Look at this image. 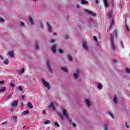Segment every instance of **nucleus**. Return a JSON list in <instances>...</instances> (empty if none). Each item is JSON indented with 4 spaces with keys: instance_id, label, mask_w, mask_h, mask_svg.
Here are the masks:
<instances>
[{
    "instance_id": "nucleus-1",
    "label": "nucleus",
    "mask_w": 130,
    "mask_h": 130,
    "mask_svg": "<svg viewBox=\"0 0 130 130\" xmlns=\"http://www.w3.org/2000/svg\"><path fill=\"white\" fill-rule=\"evenodd\" d=\"M110 42L113 50H115L116 48L115 44H114V38H113V35H112V34H110Z\"/></svg>"
},
{
    "instance_id": "nucleus-2",
    "label": "nucleus",
    "mask_w": 130,
    "mask_h": 130,
    "mask_svg": "<svg viewBox=\"0 0 130 130\" xmlns=\"http://www.w3.org/2000/svg\"><path fill=\"white\" fill-rule=\"evenodd\" d=\"M42 82H43V85L46 88H47L48 90L50 89V87L49 86V83H48V82H46V81H45V80H44V79H42Z\"/></svg>"
},
{
    "instance_id": "nucleus-3",
    "label": "nucleus",
    "mask_w": 130,
    "mask_h": 130,
    "mask_svg": "<svg viewBox=\"0 0 130 130\" xmlns=\"http://www.w3.org/2000/svg\"><path fill=\"white\" fill-rule=\"evenodd\" d=\"M84 12L85 13H87V14H89V15H91V16H92V17H96V14L93 13L92 11H89L88 9H84Z\"/></svg>"
},
{
    "instance_id": "nucleus-4",
    "label": "nucleus",
    "mask_w": 130,
    "mask_h": 130,
    "mask_svg": "<svg viewBox=\"0 0 130 130\" xmlns=\"http://www.w3.org/2000/svg\"><path fill=\"white\" fill-rule=\"evenodd\" d=\"M63 114L67 118H69V114L68 113V111L66 109H63Z\"/></svg>"
},
{
    "instance_id": "nucleus-5",
    "label": "nucleus",
    "mask_w": 130,
    "mask_h": 130,
    "mask_svg": "<svg viewBox=\"0 0 130 130\" xmlns=\"http://www.w3.org/2000/svg\"><path fill=\"white\" fill-rule=\"evenodd\" d=\"M18 105V100H15L11 103V106L16 107Z\"/></svg>"
},
{
    "instance_id": "nucleus-6",
    "label": "nucleus",
    "mask_w": 130,
    "mask_h": 130,
    "mask_svg": "<svg viewBox=\"0 0 130 130\" xmlns=\"http://www.w3.org/2000/svg\"><path fill=\"white\" fill-rule=\"evenodd\" d=\"M104 5L105 6L106 8H108L109 7V3L108 2V0H103Z\"/></svg>"
},
{
    "instance_id": "nucleus-7",
    "label": "nucleus",
    "mask_w": 130,
    "mask_h": 130,
    "mask_svg": "<svg viewBox=\"0 0 130 130\" xmlns=\"http://www.w3.org/2000/svg\"><path fill=\"white\" fill-rule=\"evenodd\" d=\"M47 66L49 71H50L51 73H52V69H51V66H50V64H49V61H47Z\"/></svg>"
},
{
    "instance_id": "nucleus-8",
    "label": "nucleus",
    "mask_w": 130,
    "mask_h": 130,
    "mask_svg": "<svg viewBox=\"0 0 130 130\" xmlns=\"http://www.w3.org/2000/svg\"><path fill=\"white\" fill-rule=\"evenodd\" d=\"M56 44L53 45L51 48V50L52 52H53L54 53H55V52H56Z\"/></svg>"
},
{
    "instance_id": "nucleus-9",
    "label": "nucleus",
    "mask_w": 130,
    "mask_h": 130,
    "mask_svg": "<svg viewBox=\"0 0 130 130\" xmlns=\"http://www.w3.org/2000/svg\"><path fill=\"white\" fill-rule=\"evenodd\" d=\"M76 72L77 73L76 74V73L74 74V77L75 79H77L78 77L79 76V71L78 69H76Z\"/></svg>"
},
{
    "instance_id": "nucleus-10",
    "label": "nucleus",
    "mask_w": 130,
    "mask_h": 130,
    "mask_svg": "<svg viewBox=\"0 0 130 130\" xmlns=\"http://www.w3.org/2000/svg\"><path fill=\"white\" fill-rule=\"evenodd\" d=\"M47 24L48 25L49 32H50V33H52V28H51V26H50V24L48 22H47Z\"/></svg>"
},
{
    "instance_id": "nucleus-11",
    "label": "nucleus",
    "mask_w": 130,
    "mask_h": 130,
    "mask_svg": "<svg viewBox=\"0 0 130 130\" xmlns=\"http://www.w3.org/2000/svg\"><path fill=\"white\" fill-rule=\"evenodd\" d=\"M27 107L30 109H32L33 108V105H32V103L31 102H28L27 103Z\"/></svg>"
},
{
    "instance_id": "nucleus-12",
    "label": "nucleus",
    "mask_w": 130,
    "mask_h": 130,
    "mask_svg": "<svg viewBox=\"0 0 130 130\" xmlns=\"http://www.w3.org/2000/svg\"><path fill=\"white\" fill-rule=\"evenodd\" d=\"M8 54L9 55H10V56H11V57L13 58L14 57V51H9L8 52Z\"/></svg>"
},
{
    "instance_id": "nucleus-13",
    "label": "nucleus",
    "mask_w": 130,
    "mask_h": 130,
    "mask_svg": "<svg viewBox=\"0 0 130 130\" xmlns=\"http://www.w3.org/2000/svg\"><path fill=\"white\" fill-rule=\"evenodd\" d=\"M49 107H51L53 109V110H55V107H54V105H53V103L51 102L50 103Z\"/></svg>"
},
{
    "instance_id": "nucleus-14",
    "label": "nucleus",
    "mask_w": 130,
    "mask_h": 130,
    "mask_svg": "<svg viewBox=\"0 0 130 130\" xmlns=\"http://www.w3.org/2000/svg\"><path fill=\"white\" fill-rule=\"evenodd\" d=\"M82 46L84 49H86V50H88V46H87V43L85 42L83 43Z\"/></svg>"
},
{
    "instance_id": "nucleus-15",
    "label": "nucleus",
    "mask_w": 130,
    "mask_h": 130,
    "mask_svg": "<svg viewBox=\"0 0 130 130\" xmlns=\"http://www.w3.org/2000/svg\"><path fill=\"white\" fill-rule=\"evenodd\" d=\"M24 71H25V69L24 68L19 70L18 72V75H22V74L24 73Z\"/></svg>"
},
{
    "instance_id": "nucleus-16",
    "label": "nucleus",
    "mask_w": 130,
    "mask_h": 130,
    "mask_svg": "<svg viewBox=\"0 0 130 130\" xmlns=\"http://www.w3.org/2000/svg\"><path fill=\"white\" fill-rule=\"evenodd\" d=\"M28 20H29V22H30V23L32 25H33V24H34V21L33 20V19H32V17H31L30 16H29Z\"/></svg>"
},
{
    "instance_id": "nucleus-17",
    "label": "nucleus",
    "mask_w": 130,
    "mask_h": 130,
    "mask_svg": "<svg viewBox=\"0 0 130 130\" xmlns=\"http://www.w3.org/2000/svg\"><path fill=\"white\" fill-rule=\"evenodd\" d=\"M85 102H86L87 106H90V105H91V102H90V100H85Z\"/></svg>"
},
{
    "instance_id": "nucleus-18",
    "label": "nucleus",
    "mask_w": 130,
    "mask_h": 130,
    "mask_svg": "<svg viewBox=\"0 0 130 130\" xmlns=\"http://www.w3.org/2000/svg\"><path fill=\"white\" fill-rule=\"evenodd\" d=\"M98 89H99V90H101V89H102V88H103V86H102V84L101 83H99L98 85Z\"/></svg>"
},
{
    "instance_id": "nucleus-19",
    "label": "nucleus",
    "mask_w": 130,
    "mask_h": 130,
    "mask_svg": "<svg viewBox=\"0 0 130 130\" xmlns=\"http://www.w3.org/2000/svg\"><path fill=\"white\" fill-rule=\"evenodd\" d=\"M35 47L37 49V50H39V46L38 45V43L37 42L35 43Z\"/></svg>"
},
{
    "instance_id": "nucleus-20",
    "label": "nucleus",
    "mask_w": 130,
    "mask_h": 130,
    "mask_svg": "<svg viewBox=\"0 0 130 130\" xmlns=\"http://www.w3.org/2000/svg\"><path fill=\"white\" fill-rule=\"evenodd\" d=\"M28 113H29V110H28L24 111L23 112V114L24 116H25V115H27V114H28Z\"/></svg>"
},
{
    "instance_id": "nucleus-21",
    "label": "nucleus",
    "mask_w": 130,
    "mask_h": 130,
    "mask_svg": "<svg viewBox=\"0 0 130 130\" xmlns=\"http://www.w3.org/2000/svg\"><path fill=\"white\" fill-rule=\"evenodd\" d=\"M113 101L116 103V104H117V98L116 97V95H115L114 98H113Z\"/></svg>"
},
{
    "instance_id": "nucleus-22",
    "label": "nucleus",
    "mask_w": 130,
    "mask_h": 130,
    "mask_svg": "<svg viewBox=\"0 0 130 130\" xmlns=\"http://www.w3.org/2000/svg\"><path fill=\"white\" fill-rule=\"evenodd\" d=\"M67 57L69 61H72L73 60V58L72 57V56H71L70 55H68Z\"/></svg>"
},
{
    "instance_id": "nucleus-23",
    "label": "nucleus",
    "mask_w": 130,
    "mask_h": 130,
    "mask_svg": "<svg viewBox=\"0 0 130 130\" xmlns=\"http://www.w3.org/2000/svg\"><path fill=\"white\" fill-rule=\"evenodd\" d=\"M61 69L62 71H63V72H64L65 73H68V69H67V68L61 67Z\"/></svg>"
},
{
    "instance_id": "nucleus-24",
    "label": "nucleus",
    "mask_w": 130,
    "mask_h": 130,
    "mask_svg": "<svg viewBox=\"0 0 130 130\" xmlns=\"http://www.w3.org/2000/svg\"><path fill=\"white\" fill-rule=\"evenodd\" d=\"M104 130H108V125L107 124H104Z\"/></svg>"
},
{
    "instance_id": "nucleus-25",
    "label": "nucleus",
    "mask_w": 130,
    "mask_h": 130,
    "mask_svg": "<svg viewBox=\"0 0 130 130\" xmlns=\"http://www.w3.org/2000/svg\"><path fill=\"white\" fill-rule=\"evenodd\" d=\"M5 91H7V87H4L3 88L0 89V92H5Z\"/></svg>"
},
{
    "instance_id": "nucleus-26",
    "label": "nucleus",
    "mask_w": 130,
    "mask_h": 130,
    "mask_svg": "<svg viewBox=\"0 0 130 130\" xmlns=\"http://www.w3.org/2000/svg\"><path fill=\"white\" fill-rule=\"evenodd\" d=\"M58 115H59V116H60V118H61V120H63V116H62V115H61V113L58 112Z\"/></svg>"
},
{
    "instance_id": "nucleus-27",
    "label": "nucleus",
    "mask_w": 130,
    "mask_h": 130,
    "mask_svg": "<svg viewBox=\"0 0 130 130\" xmlns=\"http://www.w3.org/2000/svg\"><path fill=\"white\" fill-rule=\"evenodd\" d=\"M108 114H109V115H110L112 118H114V116L111 112H108Z\"/></svg>"
},
{
    "instance_id": "nucleus-28",
    "label": "nucleus",
    "mask_w": 130,
    "mask_h": 130,
    "mask_svg": "<svg viewBox=\"0 0 130 130\" xmlns=\"http://www.w3.org/2000/svg\"><path fill=\"white\" fill-rule=\"evenodd\" d=\"M81 4H82V5H87V4H88V2H87L85 0H82Z\"/></svg>"
},
{
    "instance_id": "nucleus-29",
    "label": "nucleus",
    "mask_w": 130,
    "mask_h": 130,
    "mask_svg": "<svg viewBox=\"0 0 130 130\" xmlns=\"http://www.w3.org/2000/svg\"><path fill=\"white\" fill-rule=\"evenodd\" d=\"M17 88L19 91H20V92H23V87H22V86H19Z\"/></svg>"
},
{
    "instance_id": "nucleus-30",
    "label": "nucleus",
    "mask_w": 130,
    "mask_h": 130,
    "mask_svg": "<svg viewBox=\"0 0 130 130\" xmlns=\"http://www.w3.org/2000/svg\"><path fill=\"white\" fill-rule=\"evenodd\" d=\"M54 125H55V126H57V127H59V126H60L59 125V124H58V122H54Z\"/></svg>"
},
{
    "instance_id": "nucleus-31",
    "label": "nucleus",
    "mask_w": 130,
    "mask_h": 130,
    "mask_svg": "<svg viewBox=\"0 0 130 130\" xmlns=\"http://www.w3.org/2000/svg\"><path fill=\"white\" fill-rule=\"evenodd\" d=\"M113 34L115 35L116 37H117V30L116 29L113 31Z\"/></svg>"
},
{
    "instance_id": "nucleus-32",
    "label": "nucleus",
    "mask_w": 130,
    "mask_h": 130,
    "mask_svg": "<svg viewBox=\"0 0 130 130\" xmlns=\"http://www.w3.org/2000/svg\"><path fill=\"white\" fill-rule=\"evenodd\" d=\"M45 124H49V123H51V121L50 120H47L44 122Z\"/></svg>"
},
{
    "instance_id": "nucleus-33",
    "label": "nucleus",
    "mask_w": 130,
    "mask_h": 130,
    "mask_svg": "<svg viewBox=\"0 0 130 130\" xmlns=\"http://www.w3.org/2000/svg\"><path fill=\"white\" fill-rule=\"evenodd\" d=\"M4 63H5V64H9V59H6L5 61H4Z\"/></svg>"
},
{
    "instance_id": "nucleus-34",
    "label": "nucleus",
    "mask_w": 130,
    "mask_h": 130,
    "mask_svg": "<svg viewBox=\"0 0 130 130\" xmlns=\"http://www.w3.org/2000/svg\"><path fill=\"white\" fill-rule=\"evenodd\" d=\"M120 44L121 46H122V48H124V46L123 45V43L122 42V41L120 42Z\"/></svg>"
},
{
    "instance_id": "nucleus-35",
    "label": "nucleus",
    "mask_w": 130,
    "mask_h": 130,
    "mask_svg": "<svg viewBox=\"0 0 130 130\" xmlns=\"http://www.w3.org/2000/svg\"><path fill=\"white\" fill-rule=\"evenodd\" d=\"M93 40H94L95 42H97L98 41V40L97 39V37H96V36H93Z\"/></svg>"
},
{
    "instance_id": "nucleus-36",
    "label": "nucleus",
    "mask_w": 130,
    "mask_h": 130,
    "mask_svg": "<svg viewBox=\"0 0 130 130\" xmlns=\"http://www.w3.org/2000/svg\"><path fill=\"white\" fill-rule=\"evenodd\" d=\"M50 43H54V42H55V40L54 39H51V40L50 41Z\"/></svg>"
},
{
    "instance_id": "nucleus-37",
    "label": "nucleus",
    "mask_w": 130,
    "mask_h": 130,
    "mask_svg": "<svg viewBox=\"0 0 130 130\" xmlns=\"http://www.w3.org/2000/svg\"><path fill=\"white\" fill-rule=\"evenodd\" d=\"M113 25H114V20L113 19H112L111 26H113Z\"/></svg>"
},
{
    "instance_id": "nucleus-38",
    "label": "nucleus",
    "mask_w": 130,
    "mask_h": 130,
    "mask_svg": "<svg viewBox=\"0 0 130 130\" xmlns=\"http://www.w3.org/2000/svg\"><path fill=\"white\" fill-rule=\"evenodd\" d=\"M10 86L12 88H14V87H15V84H14V83H10Z\"/></svg>"
},
{
    "instance_id": "nucleus-39",
    "label": "nucleus",
    "mask_w": 130,
    "mask_h": 130,
    "mask_svg": "<svg viewBox=\"0 0 130 130\" xmlns=\"http://www.w3.org/2000/svg\"><path fill=\"white\" fill-rule=\"evenodd\" d=\"M125 27H126V30H127V31H129V28H128V26L127 25V24L125 25Z\"/></svg>"
},
{
    "instance_id": "nucleus-40",
    "label": "nucleus",
    "mask_w": 130,
    "mask_h": 130,
    "mask_svg": "<svg viewBox=\"0 0 130 130\" xmlns=\"http://www.w3.org/2000/svg\"><path fill=\"white\" fill-rule=\"evenodd\" d=\"M58 51H59V53H63V50H62V49H59Z\"/></svg>"
},
{
    "instance_id": "nucleus-41",
    "label": "nucleus",
    "mask_w": 130,
    "mask_h": 130,
    "mask_svg": "<svg viewBox=\"0 0 130 130\" xmlns=\"http://www.w3.org/2000/svg\"><path fill=\"white\" fill-rule=\"evenodd\" d=\"M126 73H130V70L129 68H126Z\"/></svg>"
},
{
    "instance_id": "nucleus-42",
    "label": "nucleus",
    "mask_w": 130,
    "mask_h": 130,
    "mask_svg": "<svg viewBox=\"0 0 130 130\" xmlns=\"http://www.w3.org/2000/svg\"><path fill=\"white\" fill-rule=\"evenodd\" d=\"M108 17H109V18H111L112 17V15L111 14V13H109L108 14Z\"/></svg>"
},
{
    "instance_id": "nucleus-43",
    "label": "nucleus",
    "mask_w": 130,
    "mask_h": 130,
    "mask_svg": "<svg viewBox=\"0 0 130 130\" xmlns=\"http://www.w3.org/2000/svg\"><path fill=\"white\" fill-rule=\"evenodd\" d=\"M69 121V123L71 124L72 123V119H70V116H69V118H68Z\"/></svg>"
},
{
    "instance_id": "nucleus-44",
    "label": "nucleus",
    "mask_w": 130,
    "mask_h": 130,
    "mask_svg": "<svg viewBox=\"0 0 130 130\" xmlns=\"http://www.w3.org/2000/svg\"><path fill=\"white\" fill-rule=\"evenodd\" d=\"M125 125L126 127H127V128H128L129 127V126H128V124L126 123V122H125Z\"/></svg>"
},
{
    "instance_id": "nucleus-45",
    "label": "nucleus",
    "mask_w": 130,
    "mask_h": 130,
    "mask_svg": "<svg viewBox=\"0 0 130 130\" xmlns=\"http://www.w3.org/2000/svg\"><path fill=\"white\" fill-rule=\"evenodd\" d=\"M0 22L4 23V22H5V20H4V19L0 17Z\"/></svg>"
},
{
    "instance_id": "nucleus-46",
    "label": "nucleus",
    "mask_w": 130,
    "mask_h": 130,
    "mask_svg": "<svg viewBox=\"0 0 130 130\" xmlns=\"http://www.w3.org/2000/svg\"><path fill=\"white\" fill-rule=\"evenodd\" d=\"M21 26H22V27H24V25H25V23L22 21H21Z\"/></svg>"
},
{
    "instance_id": "nucleus-47",
    "label": "nucleus",
    "mask_w": 130,
    "mask_h": 130,
    "mask_svg": "<svg viewBox=\"0 0 130 130\" xmlns=\"http://www.w3.org/2000/svg\"><path fill=\"white\" fill-rule=\"evenodd\" d=\"M5 84V81H0V85H4Z\"/></svg>"
},
{
    "instance_id": "nucleus-48",
    "label": "nucleus",
    "mask_w": 130,
    "mask_h": 130,
    "mask_svg": "<svg viewBox=\"0 0 130 130\" xmlns=\"http://www.w3.org/2000/svg\"><path fill=\"white\" fill-rule=\"evenodd\" d=\"M11 98H12V94H10L8 96V99H11Z\"/></svg>"
},
{
    "instance_id": "nucleus-49",
    "label": "nucleus",
    "mask_w": 130,
    "mask_h": 130,
    "mask_svg": "<svg viewBox=\"0 0 130 130\" xmlns=\"http://www.w3.org/2000/svg\"><path fill=\"white\" fill-rule=\"evenodd\" d=\"M10 111H11V112H14V108L13 107H12L10 109Z\"/></svg>"
},
{
    "instance_id": "nucleus-50",
    "label": "nucleus",
    "mask_w": 130,
    "mask_h": 130,
    "mask_svg": "<svg viewBox=\"0 0 130 130\" xmlns=\"http://www.w3.org/2000/svg\"><path fill=\"white\" fill-rule=\"evenodd\" d=\"M20 106H21V107H24V103H21Z\"/></svg>"
},
{
    "instance_id": "nucleus-51",
    "label": "nucleus",
    "mask_w": 130,
    "mask_h": 130,
    "mask_svg": "<svg viewBox=\"0 0 130 130\" xmlns=\"http://www.w3.org/2000/svg\"><path fill=\"white\" fill-rule=\"evenodd\" d=\"M73 127H76V126H77V124H76L74 123H73Z\"/></svg>"
},
{
    "instance_id": "nucleus-52",
    "label": "nucleus",
    "mask_w": 130,
    "mask_h": 130,
    "mask_svg": "<svg viewBox=\"0 0 130 130\" xmlns=\"http://www.w3.org/2000/svg\"><path fill=\"white\" fill-rule=\"evenodd\" d=\"M40 27H41V28H43V23L42 22H41Z\"/></svg>"
},
{
    "instance_id": "nucleus-53",
    "label": "nucleus",
    "mask_w": 130,
    "mask_h": 130,
    "mask_svg": "<svg viewBox=\"0 0 130 130\" xmlns=\"http://www.w3.org/2000/svg\"><path fill=\"white\" fill-rule=\"evenodd\" d=\"M13 119H17V116H14L13 117Z\"/></svg>"
},
{
    "instance_id": "nucleus-54",
    "label": "nucleus",
    "mask_w": 130,
    "mask_h": 130,
    "mask_svg": "<svg viewBox=\"0 0 130 130\" xmlns=\"http://www.w3.org/2000/svg\"><path fill=\"white\" fill-rule=\"evenodd\" d=\"M113 61L114 62L116 63V62H117V60L115 59H113Z\"/></svg>"
},
{
    "instance_id": "nucleus-55",
    "label": "nucleus",
    "mask_w": 130,
    "mask_h": 130,
    "mask_svg": "<svg viewBox=\"0 0 130 130\" xmlns=\"http://www.w3.org/2000/svg\"><path fill=\"white\" fill-rule=\"evenodd\" d=\"M0 58L1 59H4V57L3 56H2L1 55H0Z\"/></svg>"
},
{
    "instance_id": "nucleus-56",
    "label": "nucleus",
    "mask_w": 130,
    "mask_h": 130,
    "mask_svg": "<svg viewBox=\"0 0 130 130\" xmlns=\"http://www.w3.org/2000/svg\"><path fill=\"white\" fill-rule=\"evenodd\" d=\"M95 2L96 3V4H99V2H98V0H95Z\"/></svg>"
},
{
    "instance_id": "nucleus-57",
    "label": "nucleus",
    "mask_w": 130,
    "mask_h": 130,
    "mask_svg": "<svg viewBox=\"0 0 130 130\" xmlns=\"http://www.w3.org/2000/svg\"><path fill=\"white\" fill-rule=\"evenodd\" d=\"M68 38H69V36L66 35V36H65V39H67Z\"/></svg>"
},
{
    "instance_id": "nucleus-58",
    "label": "nucleus",
    "mask_w": 130,
    "mask_h": 130,
    "mask_svg": "<svg viewBox=\"0 0 130 130\" xmlns=\"http://www.w3.org/2000/svg\"><path fill=\"white\" fill-rule=\"evenodd\" d=\"M46 113V111H45V110L43 111V114H45Z\"/></svg>"
},
{
    "instance_id": "nucleus-59",
    "label": "nucleus",
    "mask_w": 130,
    "mask_h": 130,
    "mask_svg": "<svg viewBox=\"0 0 130 130\" xmlns=\"http://www.w3.org/2000/svg\"><path fill=\"white\" fill-rule=\"evenodd\" d=\"M22 100L25 99V96L22 95Z\"/></svg>"
},
{
    "instance_id": "nucleus-60",
    "label": "nucleus",
    "mask_w": 130,
    "mask_h": 130,
    "mask_svg": "<svg viewBox=\"0 0 130 130\" xmlns=\"http://www.w3.org/2000/svg\"><path fill=\"white\" fill-rule=\"evenodd\" d=\"M6 123H7V121H5V122L2 123V124H6Z\"/></svg>"
},
{
    "instance_id": "nucleus-61",
    "label": "nucleus",
    "mask_w": 130,
    "mask_h": 130,
    "mask_svg": "<svg viewBox=\"0 0 130 130\" xmlns=\"http://www.w3.org/2000/svg\"><path fill=\"white\" fill-rule=\"evenodd\" d=\"M25 126H23V128H22V129H24V128H25Z\"/></svg>"
},
{
    "instance_id": "nucleus-62",
    "label": "nucleus",
    "mask_w": 130,
    "mask_h": 130,
    "mask_svg": "<svg viewBox=\"0 0 130 130\" xmlns=\"http://www.w3.org/2000/svg\"><path fill=\"white\" fill-rule=\"evenodd\" d=\"M53 35H56V33H54Z\"/></svg>"
},
{
    "instance_id": "nucleus-63",
    "label": "nucleus",
    "mask_w": 130,
    "mask_h": 130,
    "mask_svg": "<svg viewBox=\"0 0 130 130\" xmlns=\"http://www.w3.org/2000/svg\"><path fill=\"white\" fill-rule=\"evenodd\" d=\"M79 5H77V8H79Z\"/></svg>"
},
{
    "instance_id": "nucleus-64",
    "label": "nucleus",
    "mask_w": 130,
    "mask_h": 130,
    "mask_svg": "<svg viewBox=\"0 0 130 130\" xmlns=\"http://www.w3.org/2000/svg\"><path fill=\"white\" fill-rule=\"evenodd\" d=\"M79 27H80V28H81V26H79Z\"/></svg>"
}]
</instances>
